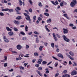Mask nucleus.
Here are the masks:
<instances>
[{
	"mask_svg": "<svg viewBox=\"0 0 77 77\" xmlns=\"http://www.w3.org/2000/svg\"><path fill=\"white\" fill-rule=\"evenodd\" d=\"M60 5L61 7H62L64 6V5H63V2H61L60 3Z\"/></svg>",
	"mask_w": 77,
	"mask_h": 77,
	"instance_id": "obj_30",
	"label": "nucleus"
},
{
	"mask_svg": "<svg viewBox=\"0 0 77 77\" xmlns=\"http://www.w3.org/2000/svg\"><path fill=\"white\" fill-rule=\"evenodd\" d=\"M68 28L65 29L63 28V33L64 34H67V33H68Z\"/></svg>",
	"mask_w": 77,
	"mask_h": 77,
	"instance_id": "obj_3",
	"label": "nucleus"
},
{
	"mask_svg": "<svg viewBox=\"0 0 77 77\" xmlns=\"http://www.w3.org/2000/svg\"><path fill=\"white\" fill-rule=\"evenodd\" d=\"M69 59H71V60H74V58H73V57H72L71 56H69Z\"/></svg>",
	"mask_w": 77,
	"mask_h": 77,
	"instance_id": "obj_42",
	"label": "nucleus"
},
{
	"mask_svg": "<svg viewBox=\"0 0 77 77\" xmlns=\"http://www.w3.org/2000/svg\"><path fill=\"white\" fill-rule=\"evenodd\" d=\"M52 35L55 41H57L58 39H57V37H56V35L55 34V33H53L52 34Z\"/></svg>",
	"mask_w": 77,
	"mask_h": 77,
	"instance_id": "obj_5",
	"label": "nucleus"
},
{
	"mask_svg": "<svg viewBox=\"0 0 77 77\" xmlns=\"http://www.w3.org/2000/svg\"><path fill=\"white\" fill-rule=\"evenodd\" d=\"M36 41L37 43H38V42H39V39H38V38H36Z\"/></svg>",
	"mask_w": 77,
	"mask_h": 77,
	"instance_id": "obj_43",
	"label": "nucleus"
},
{
	"mask_svg": "<svg viewBox=\"0 0 77 77\" xmlns=\"http://www.w3.org/2000/svg\"><path fill=\"white\" fill-rule=\"evenodd\" d=\"M16 20H21L22 19V17H21V16H18L16 18Z\"/></svg>",
	"mask_w": 77,
	"mask_h": 77,
	"instance_id": "obj_13",
	"label": "nucleus"
},
{
	"mask_svg": "<svg viewBox=\"0 0 77 77\" xmlns=\"http://www.w3.org/2000/svg\"><path fill=\"white\" fill-rule=\"evenodd\" d=\"M19 3L20 6H22L23 5V2L21 0H19Z\"/></svg>",
	"mask_w": 77,
	"mask_h": 77,
	"instance_id": "obj_11",
	"label": "nucleus"
},
{
	"mask_svg": "<svg viewBox=\"0 0 77 77\" xmlns=\"http://www.w3.org/2000/svg\"><path fill=\"white\" fill-rule=\"evenodd\" d=\"M44 44L45 46H47V45H48V44L47 42H44Z\"/></svg>",
	"mask_w": 77,
	"mask_h": 77,
	"instance_id": "obj_44",
	"label": "nucleus"
},
{
	"mask_svg": "<svg viewBox=\"0 0 77 77\" xmlns=\"http://www.w3.org/2000/svg\"><path fill=\"white\" fill-rule=\"evenodd\" d=\"M58 75H59V73H57L55 75V77H58Z\"/></svg>",
	"mask_w": 77,
	"mask_h": 77,
	"instance_id": "obj_49",
	"label": "nucleus"
},
{
	"mask_svg": "<svg viewBox=\"0 0 77 77\" xmlns=\"http://www.w3.org/2000/svg\"><path fill=\"white\" fill-rule=\"evenodd\" d=\"M51 2L52 3V4H53L54 5L56 6V4L55 3V2H54L53 1H51Z\"/></svg>",
	"mask_w": 77,
	"mask_h": 77,
	"instance_id": "obj_39",
	"label": "nucleus"
},
{
	"mask_svg": "<svg viewBox=\"0 0 77 77\" xmlns=\"http://www.w3.org/2000/svg\"><path fill=\"white\" fill-rule=\"evenodd\" d=\"M49 71L48 70H47L45 72V73H46V74H48V73H49Z\"/></svg>",
	"mask_w": 77,
	"mask_h": 77,
	"instance_id": "obj_62",
	"label": "nucleus"
},
{
	"mask_svg": "<svg viewBox=\"0 0 77 77\" xmlns=\"http://www.w3.org/2000/svg\"><path fill=\"white\" fill-rule=\"evenodd\" d=\"M22 59V58L20 57V56L19 57V58H16V60H21Z\"/></svg>",
	"mask_w": 77,
	"mask_h": 77,
	"instance_id": "obj_18",
	"label": "nucleus"
},
{
	"mask_svg": "<svg viewBox=\"0 0 77 77\" xmlns=\"http://www.w3.org/2000/svg\"><path fill=\"white\" fill-rule=\"evenodd\" d=\"M23 14L24 15H25V16L26 17H28V18L30 17V16H29V15H27L26 13H24Z\"/></svg>",
	"mask_w": 77,
	"mask_h": 77,
	"instance_id": "obj_21",
	"label": "nucleus"
},
{
	"mask_svg": "<svg viewBox=\"0 0 77 77\" xmlns=\"http://www.w3.org/2000/svg\"><path fill=\"white\" fill-rule=\"evenodd\" d=\"M9 10V9L6 8L5 9H3L2 10V11H8Z\"/></svg>",
	"mask_w": 77,
	"mask_h": 77,
	"instance_id": "obj_24",
	"label": "nucleus"
},
{
	"mask_svg": "<svg viewBox=\"0 0 77 77\" xmlns=\"http://www.w3.org/2000/svg\"><path fill=\"white\" fill-rule=\"evenodd\" d=\"M26 49H27L28 48H29V46L28 45H26Z\"/></svg>",
	"mask_w": 77,
	"mask_h": 77,
	"instance_id": "obj_58",
	"label": "nucleus"
},
{
	"mask_svg": "<svg viewBox=\"0 0 77 77\" xmlns=\"http://www.w3.org/2000/svg\"><path fill=\"white\" fill-rule=\"evenodd\" d=\"M51 19H49L47 21V23H50L51 22Z\"/></svg>",
	"mask_w": 77,
	"mask_h": 77,
	"instance_id": "obj_33",
	"label": "nucleus"
},
{
	"mask_svg": "<svg viewBox=\"0 0 77 77\" xmlns=\"http://www.w3.org/2000/svg\"><path fill=\"white\" fill-rule=\"evenodd\" d=\"M56 35L58 38H60V36L59 35H58L57 34H56Z\"/></svg>",
	"mask_w": 77,
	"mask_h": 77,
	"instance_id": "obj_52",
	"label": "nucleus"
},
{
	"mask_svg": "<svg viewBox=\"0 0 77 77\" xmlns=\"http://www.w3.org/2000/svg\"><path fill=\"white\" fill-rule=\"evenodd\" d=\"M38 20L39 21H41V20H42V18H41V17H39L38 18Z\"/></svg>",
	"mask_w": 77,
	"mask_h": 77,
	"instance_id": "obj_50",
	"label": "nucleus"
},
{
	"mask_svg": "<svg viewBox=\"0 0 77 77\" xmlns=\"http://www.w3.org/2000/svg\"><path fill=\"white\" fill-rule=\"evenodd\" d=\"M8 35L9 36H12V35H14V33L12 31H10L8 32Z\"/></svg>",
	"mask_w": 77,
	"mask_h": 77,
	"instance_id": "obj_12",
	"label": "nucleus"
},
{
	"mask_svg": "<svg viewBox=\"0 0 77 77\" xmlns=\"http://www.w3.org/2000/svg\"><path fill=\"white\" fill-rule=\"evenodd\" d=\"M69 54L71 56H74V53L73 52H72V51H70L69 53Z\"/></svg>",
	"mask_w": 77,
	"mask_h": 77,
	"instance_id": "obj_14",
	"label": "nucleus"
},
{
	"mask_svg": "<svg viewBox=\"0 0 77 77\" xmlns=\"http://www.w3.org/2000/svg\"><path fill=\"white\" fill-rule=\"evenodd\" d=\"M44 15L46 16L47 17H49V14L47 13H45L44 14Z\"/></svg>",
	"mask_w": 77,
	"mask_h": 77,
	"instance_id": "obj_28",
	"label": "nucleus"
},
{
	"mask_svg": "<svg viewBox=\"0 0 77 77\" xmlns=\"http://www.w3.org/2000/svg\"><path fill=\"white\" fill-rule=\"evenodd\" d=\"M17 48L18 50H21V45H20L17 46Z\"/></svg>",
	"mask_w": 77,
	"mask_h": 77,
	"instance_id": "obj_10",
	"label": "nucleus"
},
{
	"mask_svg": "<svg viewBox=\"0 0 77 77\" xmlns=\"http://www.w3.org/2000/svg\"><path fill=\"white\" fill-rule=\"evenodd\" d=\"M26 55L24 56L25 57H29V56H28V55H29V54H26Z\"/></svg>",
	"mask_w": 77,
	"mask_h": 77,
	"instance_id": "obj_40",
	"label": "nucleus"
},
{
	"mask_svg": "<svg viewBox=\"0 0 77 77\" xmlns=\"http://www.w3.org/2000/svg\"><path fill=\"white\" fill-rule=\"evenodd\" d=\"M36 59H33L32 60V62H33V63H35V61H36Z\"/></svg>",
	"mask_w": 77,
	"mask_h": 77,
	"instance_id": "obj_56",
	"label": "nucleus"
},
{
	"mask_svg": "<svg viewBox=\"0 0 77 77\" xmlns=\"http://www.w3.org/2000/svg\"><path fill=\"white\" fill-rule=\"evenodd\" d=\"M28 27L27 25H26L25 28V30L26 32H27L28 31Z\"/></svg>",
	"mask_w": 77,
	"mask_h": 77,
	"instance_id": "obj_22",
	"label": "nucleus"
},
{
	"mask_svg": "<svg viewBox=\"0 0 77 77\" xmlns=\"http://www.w3.org/2000/svg\"><path fill=\"white\" fill-rule=\"evenodd\" d=\"M62 37L64 40L65 41H66V42H69L70 40L69 39L67 38H66V37L65 35H63L62 36Z\"/></svg>",
	"mask_w": 77,
	"mask_h": 77,
	"instance_id": "obj_2",
	"label": "nucleus"
},
{
	"mask_svg": "<svg viewBox=\"0 0 77 77\" xmlns=\"http://www.w3.org/2000/svg\"><path fill=\"white\" fill-rule=\"evenodd\" d=\"M51 47H52V48H54V44L53 43H52L51 44Z\"/></svg>",
	"mask_w": 77,
	"mask_h": 77,
	"instance_id": "obj_25",
	"label": "nucleus"
},
{
	"mask_svg": "<svg viewBox=\"0 0 77 77\" xmlns=\"http://www.w3.org/2000/svg\"><path fill=\"white\" fill-rule=\"evenodd\" d=\"M73 1L70 4L71 7H74L75 5H77V1L76 0H72Z\"/></svg>",
	"mask_w": 77,
	"mask_h": 77,
	"instance_id": "obj_1",
	"label": "nucleus"
},
{
	"mask_svg": "<svg viewBox=\"0 0 77 77\" xmlns=\"http://www.w3.org/2000/svg\"><path fill=\"white\" fill-rule=\"evenodd\" d=\"M37 72L38 73V74L40 75V76H42V74L41 73V72L39 71H38Z\"/></svg>",
	"mask_w": 77,
	"mask_h": 77,
	"instance_id": "obj_26",
	"label": "nucleus"
},
{
	"mask_svg": "<svg viewBox=\"0 0 77 77\" xmlns=\"http://www.w3.org/2000/svg\"><path fill=\"white\" fill-rule=\"evenodd\" d=\"M28 11L29 12H32V9L31 8L29 9Z\"/></svg>",
	"mask_w": 77,
	"mask_h": 77,
	"instance_id": "obj_36",
	"label": "nucleus"
},
{
	"mask_svg": "<svg viewBox=\"0 0 77 77\" xmlns=\"http://www.w3.org/2000/svg\"><path fill=\"white\" fill-rule=\"evenodd\" d=\"M6 29L7 31H12V29H11V28H9L8 27H6Z\"/></svg>",
	"mask_w": 77,
	"mask_h": 77,
	"instance_id": "obj_16",
	"label": "nucleus"
},
{
	"mask_svg": "<svg viewBox=\"0 0 77 77\" xmlns=\"http://www.w3.org/2000/svg\"><path fill=\"white\" fill-rule=\"evenodd\" d=\"M35 66L36 67H39V64H37L35 65Z\"/></svg>",
	"mask_w": 77,
	"mask_h": 77,
	"instance_id": "obj_60",
	"label": "nucleus"
},
{
	"mask_svg": "<svg viewBox=\"0 0 77 77\" xmlns=\"http://www.w3.org/2000/svg\"><path fill=\"white\" fill-rule=\"evenodd\" d=\"M38 70H40V71H42V67H38Z\"/></svg>",
	"mask_w": 77,
	"mask_h": 77,
	"instance_id": "obj_38",
	"label": "nucleus"
},
{
	"mask_svg": "<svg viewBox=\"0 0 77 77\" xmlns=\"http://www.w3.org/2000/svg\"><path fill=\"white\" fill-rule=\"evenodd\" d=\"M64 17H68V15H67V14H64L63 15Z\"/></svg>",
	"mask_w": 77,
	"mask_h": 77,
	"instance_id": "obj_53",
	"label": "nucleus"
},
{
	"mask_svg": "<svg viewBox=\"0 0 77 77\" xmlns=\"http://www.w3.org/2000/svg\"><path fill=\"white\" fill-rule=\"evenodd\" d=\"M24 65L25 67H26L28 65V63H25L24 64Z\"/></svg>",
	"mask_w": 77,
	"mask_h": 77,
	"instance_id": "obj_61",
	"label": "nucleus"
},
{
	"mask_svg": "<svg viewBox=\"0 0 77 77\" xmlns=\"http://www.w3.org/2000/svg\"><path fill=\"white\" fill-rule=\"evenodd\" d=\"M19 68L20 69H23L24 70V68L22 66H20L19 67Z\"/></svg>",
	"mask_w": 77,
	"mask_h": 77,
	"instance_id": "obj_29",
	"label": "nucleus"
},
{
	"mask_svg": "<svg viewBox=\"0 0 77 77\" xmlns=\"http://www.w3.org/2000/svg\"><path fill=\"white\" fill-rule=\"evenodd\" d=\"M34 56H36V57H37V56H38V53L37 52H35L34 53Z\"/></svg>",
	"mask_w": 77,
	"mask_h": 77,
	"instance_id": "obj_23",
	"label": "nucleus"
},
{
	"mask_svg": "<svg viewBox=\"0 0 77 77\" xmlns=\"http://www.w3.org/2000/svg\"><path fill=\"white\" fill-rule=\"evenodd\" d=\"M39 4H38L39 6H40V7H42V6L43 5L42 3H41V2H39Z\"/></svg>",
	"mask_w": 77,
	"mask_h": 77,
	"instance_id": "obj_32",
	"label": "nucleus"
},
{
	"mask_svg": "<svg viewBox=\"0 0 77 77\" xmlns=\"http://www.w3.org/2000/svg\"><path fill=\"white\" fill-rule=\"evenodd\" d=\"M34 33L35 34H36V35H38L39 33H38V32H37L35 31L34 32Z\"/></svg>",
	"mask_w": 77,
	"mask_h": 77,
	"instance_id": "obj_57",
	"label": "nucleus"
},
{
	"mask_svg": "<svg viewBox=\"0 0 77 77\" xmlns=\"http://www.w3.org/2000/svg\"><path fill=\"white\" fill-rule=\"evenodd\" d=\"M71 74L72 75H76V74H77V72L75 70H73L71 72Z\"/></svg>",
	"mask_w": 77,
	"mask_h": 77,
	"instance_id": "obj_4",
	"label": "nucleus"
},
{
	"mask_svg": "<svg viewBox=\"0 0 77 77\" xmlns=\"http://www.w3.org/2000/svg\"><path fill=\"white\" fill-rule=\"evenodd\" d=\"M42 59L41 58H40L38 59V62H37V63H38V64H41V62H42Z\"/></svg>",
	"mask_w": 77,
	"mask_h": 77,
	"instance_id": "obj_6",
	"label": "nucleus"
},
{
	"mask_svg": "<svg viewBox=\"0 0 77 77\" xmlns=\"http://www.w3.org/2000/svg\"><path fill=\"white\" fill-rule=\"evenodd\" d=\"M0 15L1 16H4V14H3V13L2 12H1L0 13Z\"/></svg>",
	"mask_w": 77,
	"mask_h": 77,
	"instance_id": "obj_48",
	"label": "nucleus"
},
{
	"mask_svg": "<svg viewBox=\"0 0 77 77\" xmlns=\"http://www.w3.org/2000/svg\"><path fill=\"white\" fill-rule=\"evenodd\" d=\"M73 12H76V13H77V9H75L74 10Z\"/></svg>",
	"mask_w": 77,
	"mask_h": 77,
	"instance_id": "obj_63",
	"label": "nucleus"
},
{
	"mask_svg": "<svg viewBox=\"0 0 77 77\" xmlns=\"http://www.w3.org/2000/svg\"><path fill=\"white\" fill-rule=\"evenodd\" d=\"M4 60H5V61H6V60H7V59H8V57H7V56H4Z\"/></svg>",
	"mask_w": 77,
	"mask_h": 77,
	"instance_id": "obj_20",
	"label": "nucleus"
},
{
	"mask_svg": "<svg viewBox=\"0 0 77 77\" xmlns=\"http://www.w3.org/2000/svg\"><path fill=\"white\" fill-rule=\"evenodd\" d=\"M46 63H47V61H43L42 62V64L43 65H45V64H46Z\"/></svg>",
	"mask_w": 77,
	"mask_h": 77,
	"instance_id": "obj_27",
	"label": "nucleus"
},
{
	"mask_svg": "<svg viewBox=\"0 0 77 77\" xmlns=\"http://www.w3.org/2000/svg\"><path fill=\"white\" fill-rule=\"evenodd\" d=\"M44 48V46H41L39 48V50L40 51H42V49Z\"/></svg>",
	"mask_w": 77,
	"mask_h": 77,
	"instance_id": "obj_17",
	"label": "nucleus"
},
{
	"mask_svg": "<svg viewBox=\"0 0 77 77\" xmlns=\"http://www.w3.org/2000/svg\"><path fill=\"white\" fill-rule=\"evenodd\" d=\"M57 56H58V57H60L62 59H63V55H62L61 54H58Z\"/></svg>",
	"mask_w": 77,
	"mask_h": 77,
	"instance_id": "obj_9",
	"label": "nucleus"
},
{
	"mask_svg": "<svg viewBox=\"0 0 77 77\" xmlns=\"http://www.w3.org/2000/svg\"><path fill=\"white\" fill-rule=\"evenodd\" d=\"M56 51L57 52H59V49L58 48H57L56 49Z\"/></svg>",
	"mask_w": 77,
	"mask_h": 77,
	"instance_id": "obj_64",
	"label": "nucleus"
},
{
	"mask_svg": "<svg viewBox=\"0 0 77 77\" xmlns=\"http://www.w3.org/2000/svg\"><path fill=\"white\" fill-rule=\"evenodd\" d=\"M63 73H66L67 72V70H64L63 72Z\"/></svg>",
	"mask_w": 77,
	"mask_h": 77,
	"instance_id": "obj_59",
	"label": "nucleus"
},
{
	"mask_svg": "<svg viewBox=\"0 0 77 77\" xmlns=\"http://www.w3.org/2000/svg\"><path fill=\"white\" fill-rule=\"evenodd\" d=\"M62 77H68V75H63L62 76Z\"/></svg>",
	"mask_w": 77,
	"mask_h": 77,
	"instance_id": "obj_54",
	"label": "nucleus"
},
{
	"mask_svg": "<svg viewBox=\"0 0 77 77\" xmlns=\"http://www.w3.org/2000/svg\"><path fill=\"white\" fill-rule=\"evenodd\" d=\"M13 22L15 24H17V25H18L20 24L19 21H17L16 20H14Z\"/></svg>",
	"mask_w": 77,
	"mask_h": 77,
	"instance_id": "obj_7",
	"label": "nucleus"
},
{
	"mask_svg": "<svg viewBox=\"0 0 77 77\" xmlns=\"http://www.w3.org/2000/svg\"><path fill=\"white\" fill-rule=\"evenodd\" d=\"M3 38L4 39H5V42H7V43H8V42H9V41L8 39L6 38L5 36H4Z\"/></svg>",
	"mask_w": 77,
	"mask_h": 77,
	"instance_id": "obj_8",
	"label": "nucleus"
},
{
	"mask_svg": "<svg viewBox=\"0 0 77 77\" xmlns=\"http://www.w3.org/2000/svg\"><path fill=\"white\" fill-rule=\"evenodd\" d=\"M14 31H15V32H17V31H18V29L17 28L15 27L14 28Z\"/></svg>",
	"mask_w": 77,
	"mask_h": 77,
	"instance_id": "obj_41",
	"label": "nucleus"
},
{
	"mask_svg": "<svg viewBox=\"0 0 77 77\" xmlns=\"http://www.w3.org/2000/svg\"><path fill=\"white\" fill-rule=\"evenodd\" d=\"M8 11H9V12H13V11H14V10L12 9H8Z\"/></svg>",
	"mask_w": 77,
	"mask_h": 77,
	"instance_id": "obj_34",
	"label": "nucleus"
},
{
	"mask_svg": "<svg viewBox=\"0 0 77 77\" xmlns=\"http://www.w3.org/2000/svg\"><path fill=\"white\" fill-rule=\"evenodd\" d=\"M22 39V40H24L25 41V40H26L27 38H26V37H23Z\"/></svg>",
	"mask_w": 77,
	"mask_h": 77,
	"instance_id": "obj_51",
	"label": "nucleus"
},
{
	"mask_svg": "<svg viewBox=\"0 0 77 77\" xmlns=\"http://www.w3.org/2000/svg\"><path fill=\"white\" fill-rule=\"evenodd\" d=\"M20 57H23L24 56V55L23 54H20L19 56V57H20Z\"/></svg>",
	"mask_w": 77,
	"mask_h": 77,
	"instance_id": "obj_55",
	"label": "nucleus"
},
{
	"mask_svg": "<svg viewBox=\"0 0 77 77\" xmlns=\"http://www.w3.org/2000/svg\"><path fill=\"white\" fill-rule=\"evenodd\" d=\"M29 1L30 4V5H32V3H33V2H32L31 0H29Z\"/></svg>",
	"mask_w": 77,
	"mask_h": 77,
	"instance_id": "obj_37",
	"label": "nucleus"
},
{
	"mask_svg": "<svg viewBox=\"0 0 77 77\" xmlns=\"http://www.w3.org/2000/svg\"><path fill=\"white\" fill-rule=\"evenodd\" d=\"M45 29L46 30H47L48 31V32H50V31L49 29H48V28L47 27V25H45Z\"/></svg>",
	"mask_w": 77,
	"mask_h": 77,
	"instance_id": "obj_31",
	"label": "nucleus"
},
{
	"mask_svg": "<svg viewBox=\"0 0 77 77\" xmlns=\"http://www.w3.org/2000/svg\"><path fill=\"white\" fill-rule=\"evenodd\" d=\"M20 34L21 35H25V33H24V32H20Z\"/></svg>",
	"mask_w": 77,
	"mask_h": 77,
	"instance_id": "obj_35",
	"label": "nucleus"
},
{
	"mask_svg": "<svg viewBox=\"0 0 77 77\" xmlns=\"http://www.w3.org/2000/svg\"><path fill=\"white\" fill-rule=\"evenodd\" d=\"M28 21L30 24H32V21H31V19H30V17H29L28 18Z\"/></svg>",
	"mask_w": 77,
	"mask_h": 77,
	"instance_id": "obj_19",
	"label": "nucleus"
},
{
	"mask_svg": "<svg viewBox=\"0 0 77 77\" xmlns=\"http://www.w3.org/2000/svg\"><path fill=\"white\" fill-rule=\"evenodd\" d=\"M11 52L12 53H14L15 54H17V52L14 51H12Z\"/></svg>",
	"mask_w": 77,
	"mask_h": 77,
	"instance_id": "obj_45",
	"label": "nucleus"
},
{
	"mask_svg": "<svg viewBox=\"0 0 77 77\" xmlns=\"http://www.w3.org/2000/svg\"><path fill=\"white\" fill-rule=\"evenodd\" d=\"M69 26H71V27H73L74 26V25L72 23H70L69 25Z\"/></svg>",
	"mask_w": 77,
	"mask_h": 77,
	"instance_id": "obj_46",
	"label": "nucleus"
},
{
	"mask_svg": "<svg viewBox=\"0 0 77 77\" xmlns=\"http://www.w3.org/2000/svg\"><path fill=\"white\" fill-rule=\"evenodd\" d=\"M36 16H34L33 17V20H33V21L34 23H35V21L36 20Z\"/></svg>",
	"mask_w": 77,
	"mask_h": 77,
	"instance_id": "obj_15",
	"label": "nucleus"
},
{
	"mask_svg": "<svg viewBox=\"0 0 77 77\" xmlns=\"http://www.w3.org/2000/svg\"><path fill=\"white\" fill-rule=\"evenodd\" d=\"M8 66V63H4V66L5 67H6V66Z\"/></svg>",
	"mask_w": 77,
	"mask_h": 77,
	"instance_id": "obj_47",
	"label": "nucleus"
}]
</instances>
